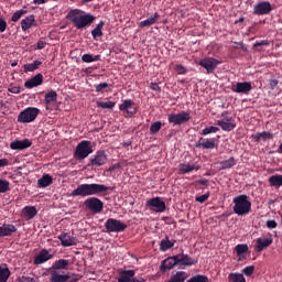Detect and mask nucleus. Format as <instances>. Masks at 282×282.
<instances>
[{"mask_svg":"<svg viewBox=\"0 0 282 282\" xmlns=\"http://www.w3.org/2000/svg\"><path fill=\"white\" fill-rule=\"evenodd\" d=\"M67 21H70L76 30H85V28H89L91 23L96 21V17L91 13H87L80 9H72L66 14Z\"/></svg>","mask_w":282,"mask_h":282,"instance_id":"f257e3e1","label":"nucleus"},{"mask_svg":"<svg viewBox=\"0 0 282 282\" xmlns=\"http://www.w3.org/2000/svg\"><path fill=\"white\" fill-rule=\"evenodd\" d=\"M111 187L98 183L91 184H79L77 188H75L70 194L69 197H91L94 195H100L102 193H107L110 191Z\"/></svg>","mask_w":282,"mask_h":282,"instance_id":"f03ea898","label":"nucleus"},{"mask_svg":"<svg viewBox=\"0 0 282 282\" xmlns=\"http://www.w3.org/2000/svg\"><path fill=\"white\" fill-rule=\"evenodd\" d=\"M232 210L235 215H238L239 217H243L252 213V203L250 202V199H248V195L246 194L236 196L232 199Z\"/></svg>","mask_w":282,"mask_h":282,"instance_id":"7ed1b4c3","label":"nucleus"},{"mask_svg":"<svg viewBox=\"0 0 282 282\" xmlns=\"http://www.w3.org/2000/svg\"><path fill=\"white\" fill-rule=\"evenodd\" d=\"M39 113H41V110L39 108L29 107L19 113L18 122H21L22 124L34 122V120L39 118Z\"/></svg>","mask_w":282,"mask_h":282,"instance_id":"20e7f679","label":"nucleus"},{"mask_svg":"<svg viewBox=\"0 0 282 282\" xmlns=\"http://www.w3.org/2000/svg\"><path fill=\"white\" fill-rule=\"evenodd\" d=\"M84 206L86 210H89L93 215H100V213L105 210V203H102L98 197H88L84 202Z\"/></svg>","mask_w":282,"mask_h":282,"instance_id":"39448f33","label":"nucleus"},{"mask_svg":"<svg viewBox=\"0 0 282 282\" xmlns=\"http://www.w3.org/2000/svg\"><path fill=\"white\" fill-rule=\"evenodd\" d=\"M94 153V148H91L90 142H79L75 149L74 158L75 160H85Z\"/></svg>","mask_w":282,"mask_h":282,"instance_id":"423d86ee","label":"nucleus"},{"mask_svg":"<svg viewBox=\"0 0 282 282\" xmlns=\"http://www.w3.org/2000/svg\"><path fill=\"white\" fill-rule=\"evenodd\" d=\"M191 120V112L181 111L178 113H169L167 122L173 124V127H180L182 124H186Z\"/></svg>","mask_w":282,"mask_h":282,"instance_id":"0eeeda50","label":"nucleus"},{"mask_svg":"<svg viewBox=\"0 0 282 282\" xmlns=\"http://www.w3.org/2000/svg\"><path fill=\"white\" fill-rule=\"evenodd\" d=\"M106 232H124L127 230V224L121 220L109 218L105 223Z\"/></svg>","mask_w":282,"mask_h":282,"instance_id":"6e6552de","label":"nucleus"},{"mask_svg":"<svg viewBox=\"0 0 282 282\" xmlns=\"http://www.w3.org/2000/svg\"><path fill=\"white\" fill-rule=\"evenodd\" d=\"M147 207L153 213H164L166 210V203L162 200V197L150 198L145 203Z\"/></svg>","mask_w":282,"mask_h":282,"instance_id":"1a4fd4ad","label":"nucleus"},{"mask_svg":"<svg viewBox=\"0 0 282 282\" xmlns=\"http://www.w3.org/2000/svg\"><path fill=\"white\" fill-rule=\"evenodd\" d=\"M221 62L219 59H216L215 57H205L198 62V65L206 69L207 74H213L215 69H217V66L220 65Z\"/></svg>","mask_w":282,"mask_h":282,"instance_id":"9d476101","label":"nucleus"},{"mask_svg":"<svg viewBox=\"0 0 282 282\" xmlns=\"http://www.w3.org/2000/svg\"><path fill=\"white\" fill-rule=\"evenodd\" d=\"M176 261L178 263L180 270L191 268V265H195L197 263V260L193 259L191 256L184 252L176 254Z\"/></svg>","mask_w":282,"mask_h":282,"instance_id":"9b49d317","label":"nucleus"},{"mask_svg":"<svg viewBox=\"0 0 282 282\" xmlns=\"http://www.w3.org/2000/svg\"><path fill=\"white\" fill-rule=\"evenodd\" d=\"M178 172L182 175H187L188 173H193V171H199L202 165L197 162L184 161L183 163L178 164Z\"/></svg>","mask_w":282,"mask_h":282,"instance_id":"f8f14e48","label":"nucleus"},{"mask_svg":"<svg viewBox=\"0 0 282 282\" xmlns=\"http://www.w3.org/2000/svg\"><path fill=\"white\" fill-rule=\"evenodd\" d=\"M272 12V4L268 1L258 2L253 7V14L258 17H263L265 14H270Z\"/></svg>","mask_w":282,"mask_h":282,"instance_id":"ddd939ff","label":"nucleus"},{"mask_svg":"<svg viewBox=\"0 0 282 282\" xmlns=\"http://www.w3.org/2000/svg\"><path fill=\"white\" fill-rule=\"evenodd\" d=\"M47 272L50 274V282H68L72 279V273L69 272L62 274L61 271H54L52 269H48Z\"/></svg>","mask_w":282,"mask_h":282,"instance_id":"4468645a","label":"nucleus"},{"mask_svg":"<svg viewBox=\"0 0 282 282\" xmlns=\"http://www.w3.org/2000/svg\"><path fill=\"white\" fill-rule=\"evenodd\" d=\"M177 263V256L167 257L161 262L160 271L164 274L169 270H173Z\"/></svg>","mask_w":282,"mask_h":282,"instance_id":"2eb2a0df","label":"nucleus"},{"mask_svg":"<svg viewBox=\"0 0 282 282\" xmlns=\"http://www.w3.org/2000/svg\"><path fill=\"white\" fill-rule=\"evenodd\" d=\"M57 239L61 241L64 248H69L78 243V239H76V237L69 235L68 232H63L62 235L57 236Z\"/></svg>","mask_w":282,"mask_h":282,"instance_id":"dca6fc26","label":"nucleus"},{"mask_svg":"<svg viewBox=\"0 0 282 282\" xmlns=\"http://www.w3.org/2000/svg\"><path fill=\"white\" fill-rule=\"evenodd\" d=\"M104 164H107V154L100 150L90 159L88 166H104Z\"/></svg>","mask_w":282,"mask_h":282,"instance_id":"f3484780","label":"nucleus"},{"mask_svg":"<svg viewBox=\"0 0 282 282\" xmlns=\"http://www.w3.org/2000/svg\"><path fill=\"white\" fill-rule=\"evenodd\" d=\"M51 259H54V256L50 253L47 249H42L37 256H35L33 263L34 265H41Z\"/></svg>","mask_w":282,"mask_h":282,"instance_id":"a211bd4d","label":"nucleus"},{"mask_svg":"<svg viewBox=\"0 0 282 282\" xmlns=\"http://www.w3.org/2000/svg\"><path fill=\"white\" fill-rule=\"evenodd\" d=\"M231 90L235 94H250L252 91V84L249 82H239L235 86L231 87Z\"/></svg>","mask_w":282,"mask_h":282,"instance_id":"6ab92c4d","label":"nucleus"},{"mask_svg":"<svg viewBox=\"0 0 282 282\" xmlns=\"http://www.w3.org/2000/svg\"><path fill=\"white\" fill-rule=\"evenodd\" d=\"M41 85H43V74L41 73L36 74L24 83V87L26 89H34V87H39Z\"/></svg>","mask_w":282,"mask_h":282,"instance_id":"aec40b11","label":"nucleus"},{"mask_svg":"<svg viewBox=\"0 0 282 282\" xmlns=\"http://www.w3.org/2000/svg\"><path fill=\"white\" fill-rule=\"evenodd\" d=\"M133 105H135V102H133L131 99H128L119 106V109L120 111H127L129 116H135L138 113V108L133 107Z\"/></svg>","mask_w":282,"mask_h":282,"instance_id":"412c9836","label":"nucleus"},{"mask_svg":"<svg viewBox=\"0 0 282 282\" xmlns=\"http://www.w3.org/2000/svg\"><path fill=\"white\" fill-rule=\"evenodd\" d=\"M69 265H72V262L67 259H59L56 260L48 270L57 271L59 270H69Z\"/></svg>","mask_w":282,"mask_h":282,"instance_id":"4be33fe9","label":"nucleus"},{"mask_svg":"<svg viewBox=\"0 0 282 282\" xmlns=\"http://www.w3.org/2000/svg\"><path fill=\"white\" fill-rule=\"evenodd\" d=\"M272 238H258L256 240V250L257 252H263L265 248H270L272 246Z\"/></svg>","mask_w":282,"mask_h":282,"instance_id":"5701e85b","label":"nucleus"},{"mask_svg":"<svg viewBox=\"0 0 282 282\" xmlns=\"http://www.w3.org/2000/svg\"><path fill=\"white\" fill-rule=\"evenodd\" d=\"M17 232V226L12 224H3L0 226V237H12Z\"/></svg>","mask_w":282,"mask_h":282,"instance_id":"b1692460","label":"nucleus"},{"mask_svg":"<svg viewBox=\"0 0 282 282\" xmlns=\"http://www.w3.org/2000/svg\"><path fill=\"white\" fill-rule=\"evenodd\" d=\"M133 276H135L134 270H120L118 282H131Z\"/></svg>","mask_w":282,"mask_h":282,"instance_id":"393cba45","label":"nucleus"},{"mask_svg":"<svg viewBox=\"0 0 282 282\" xmlns=\"http://www.w3.org/2000/svg\"><path fill=\"white\" fill-rule=\"evenodd\" d=\"M35 215H39V212L34 206H25L22 209V216L24 217V219H26V221H30V219H34Z\"/></svg>","mask_w":282,"mask_h":282,"instance_id":"a878e982","label":"nucleus"},{"mask_svg":"<svg viewBox=\"0 0 282 282\" xmlns=\"http://www.w3.org/2000/svg\"><path fill=\"white\" fill-rule=\"evenodd\" d=\"M33 25H36L34 14L28 15L21 21V28L23 32H28V30H30V28Z\"/></svg>","mask_w":282,"mask_h":282,"instance_id":"bb28decb","label":"nucleus"},{"mask_svg":"<svg viewBox=\"0 0 282 282\" xmlns=\"http://www.w3.org/2000/svg\"><path fill=\"white\" fill-rule=\"evenodd\" d=\"M52 176L50 174H44L37 180V188H47V186H52Z\"/></svg>","mask_w":282,"mask_h":282,"instance_id":"cd10ccee","label":"nucleus"},{"mask_svg":"<svg viewBox=\"0 0 282 282\" xmlns=\"http://www.w3.org/2000/svg\"><path fill=\"white\" fill-rule=\"evenodd\" d=\"M158 21H160V13H154L153 17L148 18L144 21L140 22V28H151V25H155V23H158Z\"/></svg>","mask_w":282,"mask_h":282,"instance_id":"c85d7f7f","label":"nucleus"},{"mask_svg":"<svg viewBox=\"0 0 282 282\" xmlns=\"http://www.w3.org/2000/svg\"><path fill=\"white\" fill-rule=\"evenodd\" d=\"M269 184L272 188H281L282 186V175L275 174L269 177Z\"/></svg>","mask_w":282,"mask_h":282,"instance_id":"c756f323","label":"nucleus"},{"mask_svg":"<svg viewBox=\"0 0 282 282\" xmlns=\"http://www.w3.org/2000/svg\"><path fill=\"white\" fill-rule=\"evenodd\" d=\"M32 147V142H11L10 149L13 151H24V149H30Z\"/></svg>","mask_w":282,"mask_h":282,"instance_id":"7c9ffc66","label":"nucleus"},{"mask_svg":"<svg viewBox=\"0 0 282 282\" xmlns=\"http://www.w3.org/2000/svg\"><path fill=\"white\" fill-rule=\"evenodd\" d=\"M220 171H226L227 169H232V166H237V160L231 156L228 160L219 162Z\"/></svg>","mask_w":282,"mask_h":282,"instance_id":"2f4dec72","label":"nucleus"},{"mask_svg":"<svg viewBox=\"0 0 282 282\" xmlns=\"http://www.w3.org/2000/svg\"><path fill=\"white\" fill-rule=\"evenodd\" d=\"M102 28H105V21H100L96 28L91 31V36L94 41H98L102 36Z\"/></svg>","mask_w":282,"mask_h":282,"instance_id":"473e14b6","label":"nucleus"},{"mask_svg":"<svg viewBox=\"0 0 282 282\" xmlns=\"http://www.w3.org/2000/svg\"><path fill=\"white\" fill-rule=\"evenodd\" d=\"M43 65V62L36 59L33 63L30 64H24L23 68H24V73L28 74V72H36V69H39V67H41Z\"/></svg>","mask_w":282,"mask_h":282,"instance_id":"72a5a7b5","label":"nucleus"},{"mask_svg":"<svg viewBox=\"0 0 282 282\" xmlns=\"http://www.w3.org/2000/svg\"><path fill=\"white\" fill-rule=\"evenodd\" d=\"M175 246V240L171 241L169 240V236L165 237V239L161 240L160 242V251L161 252H166V250H171Z\"/></svg>","mask_w":282,"mask_h":282,"instance_id":"f704fd0d","label":"nucleus"},{"mask_svg":"<svg viewBox=\"0 0 282 282\" xmlns=\"http://www.w3.org/2000/svg\"><path fill=\"white\" fill-rule=\"evenodd\" d=\"M58 98V94H56V90H50L45 94L44 102L45 105H52V102H56Z\"/></svg>","mask_w":282,"mask_h":282,"instance_id":"c9c22d12","label":"nucleus"},{"mask_svg":"<svg viewBox=\"0 0 282 282\" xmlns=\"http://www.w3.org/2000/svg\"><path fill=\"white\" fill-rule=\"evenodd\" d=\"M235 252H237V257H239V261H241V259H245L243 254L248 252V245L246 243L237 245L235 247Z\"/></svg>","mask_w":282,"mask_h":282,"instance_id":"e433bc0d","label":"nucleus"},{"mask_svg":"<svg viewBox=\"0 0 282 282\" xmlns=\"http://www.w3.org/2000/svg\"><path fill=\"white\" fill-rule=\"evenodd\" d=\"M11 274L12 272H10L8 267L0 265V282H8V279H10Z\"/></svg>","mask_w":282,"mask_h":282,"instance_id":"4c0bfd02","label":"nucleus"},{"mask_svg":"<svg viewBox=\"0 0 282 282\" xmlns=\"http://www.w3.org/2000/svg\"><path fill=\"white\" fill-rule=\"evenodd\" d=\"M217 126L220 127L223 131H232V129L237 127V123L218 120Z\"/></svg>","mask_w":282,"mask_h":282,"instance_id":"58836bf2","label":"nucleus"},{"mask_svg":"<svg viewBox=\"0 0 282 282\" xmlns=\"http://www.w3.org/2000/svg\"><path fill=\"white\" fill-rule=\"evenodd\" d=\"M83 63H96L100 61V55H93V54H84L82 56Z\"/></svg>","mask_w":282,"mask_h":282,"instance_id":"ea45409f","label":"nucleus"},{"mask_svg":"<svg viewBox=\"0 0 282 282\" xmlns=\"http://www.w3.org/2000/svg\"><path fill=\"white\" fill-rule=\"evenodd\" d=\"M253 140H256V142H259V140H263V141L272 140V133L267 131L257 133L253 135Z\"/></svg>","mask_w":282,"mask_h":282,"instance_id":"a19ab883","label":"nucleus"},{"mask_svg":"<svg viewBox=\"0 0 282 282\" xmlns=\"http://www.w3.org/2000/svg\"><path fill=\"white\" fill-rule=\"evenodd\" d=\"M228 279L230 282H246V278L241 273H229Z\"/></svg>","mask_w":282,"mask_h":282,"instance_id":"79ce46f5","label":"nucleus"},{"mask_svg":"<svg viewBox=\"0 0 282 282\" xmlns=\"http://www.w3.org/2000/svg\"><path fill=\"white\" fill-rule=\"evenodd\" d=\"M208 276L204 274H196L189 278L186 282H208Z\"/></svg>","mask_w":282,"mask_h":282,"instance_id":"37998d69","label":"nucleus"},{"mask_svg":"<svg viewBox=\"0 0 282 282\" xmlns=\"http://www.w3.org/2000/svg\"><path fill=\"white\" fill-rule=\"evenodd\" d=\"M97 107L100 109H113L116 107V102L113 101H98Z\"/></svg>","mask_w":282,"mask_h":282,"instance_id":"c03bdc74","label":"nucleus"},{"mask_svg":"<svg viewBox=\"0 0 282 282\" xmlns=\"http://www.w3.org/2000/svg\"><path fill=\"white\" fill-rule=\"evenodd\" d=\"M160 129H162V121L153 122L150 127V133L152 135H155V133H158Z\"/></svg>","mask_w":282,"mask_h":282,"instance_id":"a18cd8bd","label":"nucleus"},{"mask_svg":"<svg viewBox=\"0 0 282 282\" xmlns=\"http://www.w3.org/2000/svg\"><path fill=\"white\" fill-rule=\"evenodd\" d=\"M23 14H28V10H18L13 13L11 21H13V23H17V21H19L21 19V17H23Z\"/></svg>","mask_w":282,"mask_h":282,"instance_id":"49530a36","label":"nucleus"},{"mask_svg":"<svg viewBox=\"0 0 282 282\" xmlns=\"http://www.w3.org/2000/svg\"><path fill=\"white\" fill-rule=\"evenodd\" d=\"M8 191H10V182L0 180V193H8Z\"/></svg>","mask_w":282,"mask_h":282,"instance_id":"de8ad7c7","label":"nucleus"},{"mask_svg":"<svg viewBox=\"0 0 282 282\" xmlns=\"http://www.w3.org/2000/svg\"><path fill=\"white\" fill-rule=\"evenodd\" d=\"M174 72L177 73L180 76H184V74H187V69L186 67H184V65L182 64H176L174 66Z\"/></svg>","mask_w":282,"mask_h":282,"instance_id":"09e8293b","label":"nucleus"},{"mask_svg":"<svg viewBox=\"0 0 282 282\" xmlns=\"http://www.w3.org/2000/svg\"><path fill=\"white\" fill-rule=\"evenodd\" d=\"M208 197H210V193L209 192H207L204 195L196 196L195 202H198V204H204L205 202L208 200Z\"/></svg>","mask_w":282,"mask_h":282,"instance_id":"8fccbe9b","label":"nucleus"},{"mask_svg":"<svg viewBox=\"0 0 282 282\" xmlns=\"http://www.w3.org/2000/svg\"><path fill=\"white\" fill-rule=\"evenodd\" d=\"M196 147L203 149H215V142H199L196 144Z\"/></svg>","mask_w":282,"mask_h":282,"instance_id":"3c124183","label":"nucleus"},{"mask_svg":"<svg viewBox=\"0 0 282 282\" xmlns=\"http://www.w3.org/2000/svg\"><path fill=\"white\" fill-rule=\"evenodd\" d=\"M109 87V84L107 83H100L98 85H95V89L97 91V94H102V91H105V89H107Z\"/></svg>","mask_w":282,"mask_h":282,"instance_id":"603ef678","label":"nucleus"},{"mask_svg":"<svg viewBox=\"0 0 282 282\" xmlns=\"http://www.w3.org/2000/svg\"><path fill=\"white\" fill-rule=\"evenodd\" d=\"M217 131H219V128L217 127H207L205 129H203V135H208V133H217Z\"/></svg>","mask_w":282,"mask_h":282,"instance_id":"864d4df0","label":"nucleus"},{"mask_svg":"<svg viewBox=\"0 0 282 282\" xmlns=\"http://www.w3.org/2000/svg\"><path fill=\"white\" fill-rule=\"evenodd\" d=\"M243 274L246 276H252V274H254V265H249V267H246L243 270H242Z\"/></svg>","mask_w":282,"mask_h":282,"instance_id":"5fc2aeb1","label":"nucleus"},{"mask_svg":"<svg viewBox=\"0 0 282 282\" xmlns=\"http://www.w3.org/2000/svg\"><path fill=\"white\" fill-rule=\"evenodd\" d=\"M18 282H36V280H34L32 276L22 275L18 278Z\"/></svg>","mask_w":282,"mask_h":282,"instance_id":"6e6d98bb","label":"nucleus"},{"mask_svg":"<svg viewBox=\"0 0 282 282\" xmlns=\"http://www.w3.org/2000/svg\"><path fill=\"white\" fill-rule=\"evenodd\" d=\"M8 30V22L3 18H0V32H6Z\"/></svg>","mask_w":282,"mask_h":282,"instance_id":"4d7b16f0","label":"nucleus"},{"mask_svg":"<svg viewBox=\"0 0 282 282\" xmlns=\"http://www.w3.org/2000/svg\"><path fill=\"white\" fill-rule=\"evenodd\" d=\"M45 45H47V42L43 41V39H40L37 41L36 47L37 50H45Z\"/></svg>","mask_w":282,"mask_h":282,"instance_id":"13d9d810","label":"nucleus"},{"mask_svg":"<svg viewBox=\"0 0 282 282\" xmlns=\"http://www.w3.org/2000/svg\"><path fill=\"white\" fill-rule=\"evenodd\" d=\"M263 45H270V41H268V40H262V41H260V42H256V43L253 44V47H261V46H263Z\"/></svg>","mask_w":282,"mask_h":282,"instance_id":"bf43d9fd","label":"nucleus"},{"mask_svg":"<svg viewBox=\"0 0 282 282\" xmlns=\"http://www.w3.org/2000/svg\"><path fill=\"white\" fill-rule=\"evenodd\" d=\"M150 89H152V91H162V88H160V85H158V83H151Z\"/></svg>","mask_w":282,"mask_h":282,"instance_id":"052dcab7","label":"nucleus"},{"mask_svg":"<svg viewBox=\"0 0 282 282\" xmlns=\"http://www.w3.org/2000/svg\"><path fill=\"white\" fill-rule=\"evenodd\" d=\"M267 228H269L270 230L276 228V221L275 220H268L267 221Z\"/></svg>","mask_w":282,"mask_h":282,"instance_id":"680f3d73","label":"nucleus"},{"mask_svg":"<svg viewBox=\"0 0 282 282\" xmlns=\"http://www.w3.org/2000/svg\"><path fill=\"white\" fill-rule=\"evenodd\" d=\"M223 118H225V122H235V119L232 117H228V112H223Z\"/></svg>","mask_w":282,"mask_h":282,"instance_id":"e2e57ef3","label":"nucleus"},{"mask_svg":"<svg viewBox=\"0 0 282 282\" xmlns=\"http://www.w3.org/2000/svg\"><path fill=\"white\" fill-rule=\"evenodd\" d=\"M9 165H10V161H8V159H0V169Z\"/></svg>","mask_w":282,"mask_h":282,"instance_id":"0e129e2a","label":"nucleus"},{"mask_svg":"<svg viewBox=\"0 0 282 282\" xmlns=\"http://www.w3.org/2000/svg\"><path fill=\"white\" fill-rule=\"evenodd\" d=\"M269 85H270L271 89H274V87H276V85H279V80L270 79Z\"/></svg>","mask_w":282,"mask_h":282,"instance_id":"69168bd1","label":"nucleus"},{"mask_svg":"<svg viewBox=\"0 0 282 282\" xmlns=\"http://www.w3.org/2000/svg\"><path fill=\"white\" fill-rule=\"evenodd\" d=\"M118 169H120V163H117V164L111 165V166L108 169V171L112 172V171H116V170H118Z\"/></svg>","mask_w":282,"mask_h":282,"instance_id":"338daca9","label":"nucleus"},{"mask_svg":"<svg viewBox=\"0 0 282 282\" xmlns=\"http://www.w3.org/2000/svg\"><path fill=\"white\" fill-rule=\"evenodd\" d=\"M130 282H147V280L144 278H132V280H130Z\"/></svg>","mask_w":282,"mask_h":282,"instance_id":"774afa93","label":"nucleus"}]
</instances>
